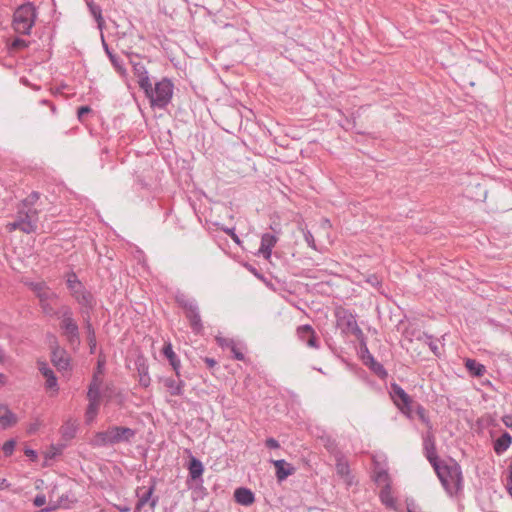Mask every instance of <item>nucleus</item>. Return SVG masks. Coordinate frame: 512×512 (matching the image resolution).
Listing matches in <instances>:
<instances>
[{"mask_svg": "<svg viewBox=\"0 0 512 512\" xmlns=\"http://www.w3.org/2000/svg\"><path fill=\"white\" fill-rule=\"evenodd\" d=\"M130 63L133 67L134 76L137 78L139 87L144 91L145 94L151 93V81L149 78L146 66L140 61L138 55H134L130 58Z\"/></svg>", "mask_w": 512, "mask_h": 512, "instance_id": "nucleus-8", "label": "nucleus"}, {"mask_svg": "<svg viewBox=\"0 0 512 512\" xmlns=\"http://www.w3.org/2000/svg\"><path fill=\"white\" fill-rule=\"evenodd\" d=\"M41 423L39 422V420H35L33 423H30L27 427V433L29 435H33L37 432V430L39 429Z\"/></svg>", "mask_w": 512, "mask_h": 512, "instance_id": "nucleus-50", "label": "nucleus"}, {"mask_svg": "<svg viewBox=\"0 0 512 512\" xmlns=\"http://www.w3.org/2000/svg\"><path fill=\"white\" fill-rule=\"evenodd\" d=\"M71 295L78 302L79 305H81L88 311L94 308L95 299L93 295L85 289L84 286L81 289L74 291V293Z\"/></svg>", "mask_w": 512, "mask_h": 512, "instance_id": "nucleus-14", "label": "nucleus"}, {"mask_svg": "<svg viewBox=\"0 0 512 512\" xmlns=\"http://www.w3.org/2000/svg\"><path fill=\"white\" fill-rule=\"evenodd\" d=\"M134 364L139 376V384L144 388L149 387L151 378L149 376V365L147 359L143 355H138Z\"/></svg>", "mask_w": 512, "mask_h": 512, "instance_id": "nucleus-12", "label": "nucleus"}, {"mask_svg": "<svg viewBox=\"0 0 512 512\" xmlns=\"http://www.w3.org/2000/svg\"><path fill=\"white\" fill-rule=\"evenodd\" d=\"M10 483L5 478H0V490L9 488Z\"/></svg>", "mask_w": 512, "mask_h": 512, "instance_id": "nucleus-61", "label": "nucleus"}, {"mask_svg": "<svg viewBox=\"0 0 512 512\" xmlns=\"http://www.w3.org/2000/svg\"><path fill=\"white\" fill-rule=\"evenodd\" d=\"M174 85L168 78H163L155 84L151 85V93L145 94L149 99L151 106L165 108L171 101L173 96Z\"/></svg>", "mask_w": 512, "mask_h": 512, "instance_id": "nucleus-5", "label": "nucleus"}, {"mask_svg": "<svg viewBox=\"0 0 512 512\" xmlns=\"http://www.w3.org/2000/svg\"><path fill=\"white\" fill-rule=\"evenodd\" d=\"M100 402L99 401H89V405L86 410V418L88 421H92L98 413Z\"/></svg>", "mask_w": 512, "mask_h": 512, "instance_id": "nucleus-41", "label": "nucleus"}, {"mask_svg": "<svg viewBox=\"0 0 512 512\" xmlns=\"http://www.w3.org/2000/svg\"><path fill=\"white\" fill-rule=\"evenodd\" d=\"M367 281H368L371 285H373V286H377V285H379V283H380V282H379V280H378V278H377L376 276H371V277H369V278L367 279Z\"/></svg>", "mask_w": 512, "mask_h": 512, "instance_id": "nucleus-62", "label": "nucleus"}, {"mask_svg": "<svg viewBox=\"0 0 512 512\" xmlns=\"http://www.w3.org/2000/svg\"><path fill=\"white\" fill-rule=\"evenodd\" d=\"M229 341H233L232 339H219V344L222 347L230 348Z\"/></svg>", "mask_w": 512, "mask_h": 512, "instance_id": "nucleus-63", "label": "nucleus"}, {"mask_svg": "<svg viewBox=\"0 0 512 512\" xmlns=\"http://www.w3.org/2000/svg\"><path fill=\"white\" fill-rule=\"evenodd\" d=\"M204 362L207 365V367L210 369L213 368L214 366H216V364H217L216 360H214L213 358H209V357L204 358Z\"/></svg>", "mask_w": 512, "mask_h": 512, "instance_id": "nucleus-59", "label": "nucleus"}, {"mask_svg": "<svg viewBox=\"0 0 512 512\" xmlns=\"http://www.w3.org/2000/svg\"><path fill=\"white\" fill-rule=\"evenodd\" d=\"M234 498L238 504L244 506H249L253 504L255 501V496L253 492L250 489L244 487H240L235 490Z\"/></svg>", "mask_w": 512, "mask_h": 512, "instance_id": "nucleus-21", "label": "nucleus"}, {"mask_svg": "<svg viewBox=\"0 0 512 512\" xmlns=\"http://www.w3.org/2000/svg\"><path fill=\"white\" fill-rule=\"evenodd\" d=\"M335 461L337 474L341 476L348 484H350V467L347 459L341 452L336 451Z\"/></svg>", "mask_w": 512, "mask_h": 512, "instance_id": "nucleus-18", "label": "nucleus"}, {"mask_svg": "<svg viewBox=\"0 0 512 512\" xmlns=\"http://www.w3.org/2000/svg\"><path fill=\"white\" fill-rule=\"evenodd\" d=\"M365 364L368 365L379 377L384 378L387 376V372L383 365L377 362L370 353H368V359L365 360Z\"/></svg>", "mask_w": 512, "mask_h": 512, "instance_id": "nucleus-33", "label": "nucleus"}, {"mask_svg": "<svg viewBox=\"0 0 512 512\" xmlns=\"http://www.w3.org/2000/svg\"><path fill=\"white\" fill-rule=\"evenodd\" d=\"M16 442L15 440L11 439L4 443L2 450L6 456L12 455L14 449H15Z\"/></svg>", "mask_w": 512, "mask_h": 512, "instance_id": "nucleus-46", "label": "nucleus"}, {"mask_svg": "<svg viewBox=\"0 0 512 512\" xmlns=\"http://www.w3.org/2000/svg\"><path fill=\"white\" fill-rule=\"evenodd\" d=\"M296 335L309 348L318 349L320 347L319 338L311 325L305 324L297 327Z\"/></svg>", "mask_w": 512, "mask_h": 512, "instance_id": "nucleus-10", "label": "nucleus"}, {"mask_svg": "<svg viewBox=\"0 0 512 512\" xmlns=\"http://www.w3.org/2000/svg\"><path fill=\"white\" fill-rule=\"evenodd\" d=\"M66 284L71 294L83 287L82 283L78 280L76 274L73 272L68 274Z\"/></svg>", "mask_w": 512, "mask_h": 512, "instance_id": "nucleus-37", "label": "nucleus"}, {"mask_svg": "<svg viewBox=\"0 0 512 512\" xmlns=\"http://www.w3.org/2000/svg\"><path fill=\"white\" fill-rule=\"evenodd\" d=\"M136 432L128 427L111 426L105 431L97 432L91 440L94 447L112 446L122 442H129Z\"/></svg>", "mask_w": 512, "mask_h": 512, "instance_id": "nucleus-1", "label": "nucleus"}, {"mask_svg": "<svg viewBox=\"0 0 512 512\" xmlns=\"http://www.w3.org/2000/svg\"><path fill=\"white\" fill-rule=\"evenodd\" d=\"M102 384V380L95 374L93 379L89 385V389L87 392V398L89 401H99L100 402V387Z\"/></svg>", "mask_w": 512, "mask_h": 512, "instance_id": "nucleus-27", "label": "nucleus"}, {"mask_svg": "<svg viewBox=\"0 0 512 512\" xmlns=\"http://www.w3.org/2000/svg\"><path fill=\"white\" fill-rule=\"evenodd\" d=\"M27 46H28V43L24 39H21V38H16L12 42V47L15 49H23V48H26Z\"/></svg>", "mask_w": 512, "mask_h": 512, "instance_id": "nucleus-49", "label": "nucleus"}, {"mask_svg": "<svg viewBox=\"0 0 512 512\" xmlns=\"http://www.w3.org/2000/svg\"><path fill=\"white\" fill-rule=\"evenodd\" d=\"M155 490V485H151L149 487H139L136 490V496L138 498L137 503L135 505V512H141L145 506H149L151 510L158 504L159 498L157 496L153 497V493Z\"/></svg>", "mask_w": 512, "mask_h": 512, "instance_id": "nucleus-9", "label": "nucleus"}, {"mask_svg": "<svg viewBox=\"0 0 512 512\" xmlns=\"http://www.w3.org/2000/svg\"><path fill=\"white\" fill-rule=\"evenodd\" d=\"M465 367L471 375L476 377H481L486 372L485 366L474 359H467L465 362Z\"/></svg>", "mask_w": 512, "mask_h": 512, "instance_id": "nucleus-32", "label": "nucleus"}, {"mask_svg": "<svg viewBox=\"0 0 512 512\" xmlns=\"http://www.w3.org/2000/svg\"><path fill=\"white\" fill-rule=\"evenodd\" d=\"M189 321L190 327L195 334H201L203 332V323L201 320L199 307L185 314Z\"/></svg>", "mask_w": 512, "mask_h": 512, "instance_id": "nucleus-23", "label": "nucleus"}, {"mask_svg": "<svg viewBox=\"0 0 512 512\" xmlns=\"http://www.w3.org/2000/svg\"><path fill=\"white\" fill-rule=\"evenodd\" d=\"M19 208H24V213L29 214L31 219L33 218L36 222H38L39 211L35 209L33 206H22V204H20Z\"/></svg>", "mask_w": 512, "mask_h": 512, "instance_id": "nucleus-45", "label": "nucleus"}, {"mask_svg": "<svg viewBox=\"0 0 512 512\" xmlns=\"http://www.w3.org/2000/svg\"><path fill=\"white\" fill-rule=\"evenodd\" d=\"M434 470L445 490L450 494H456L462 486L461 467L456 463L451 465L439 463Z\"/></svg>", "mask_w": 512, "mask_h": 512, "instance_id": "nucleus-2", "label": "nucleus"}, {"mask_svg": "<svg viewBox=\"0 0 512 512\" xmlns=\"http://www.w3.org/2000/svg\"><path fill=\"white\" fill-rule=\"evenodd\" d=\"M75 434V429L72 427H67L63 433L64 437L66 438H73Z\"/></svg>", "mask_w": 512, "mask_h": 512, "instance_id": "nucleus-58", "label": "nucleus"}, {"mask_svg": "<svg viewBox=\"0 0 512 512\" xmlns=\"http://www.w3.org/2000/svg\"><path fill=\"white\" fill-rule=\"evenodd\" d=\"M223 230H224V232L226 234H228L233 239L234 242H236L238 244L240 243V239L237 236V234L235 233V229L234 228H225Z\"/></svg>", "mask_w": 512, "mask_h": 512, "instance_id": "nucleus-53", "label": "nucleus"}, {"mask_svg": "<svg viewBox=\"0 0 512 512\" xmlns=\"http://www.w3.org/2000/svg\"><path fill=\"white\" fill-rule=\"evenodd\" d=\"M512 443V437L508 432H504L495 442L494 451L497 455L503 454Z\"/></svg>", "mask_w": 512, "mask_h": 512, "instance_id": "nucleus-28", "label": "nucleus"}, {"mask_svg": "<svg viewBox=\"0 0 512 512\" xmlns=\"http://www.w3.org/2000/svg\"><path fill=\"white\" fill-rule=\"evenodd\" d=\"M336 325L344 334H353L357 339L364 338L363 331L358 326L355 316L345 308L335 310Z\"/></svg>", "mask_w": 512, "mask_h": 512, "instance_id": "nucleus-6", "label": "nucleus"}, {"mask_svg": "<svg viewBox=\"0 0 512 512\" xmlns=\"http://www.w3.org/2000/svg\"><path fill=\"white\" fill-rule=\"evenodd\" d=\"M375 481L378 483H385V485H387V483H390L387 471L384 469H380L379 471H377L375 474Z\"/></svg>", "mask_w": 512, "mask_h": 512, "instance_id": "nucleus-43", "label": "nucleus"}, {"mask_svg": "<svg viewBox=\"0 0 512 512\" xmlns=\"http://www.w3.org/2000/svg\"><path fill=\"white\" fill-rule=\"evenodd\" d=\"M103 47H104V50H105V52L107 53V55H108V57H109V59H110V61H111L112 65H113V67L115 68V70H116L120 75L125 76L127 71H126V69H125V67H124V65H123L122 60H121L118 56H116L115 54H113V53L110 51V49H109L108 45H107L104 41H103Z\"/></svg>", "mask_w": 512, "mask_h": 512, "instance_id": "nucleus-31", "label": "nucleus"}, {"mask_svg": "<svg viewBox=\"0 0 512 512\" xmlns=\"http://www.w3.org/2000/svg\"><path fill=\"white\" fill-rule=\"evenodd\" d=\"M416 415L418 419L426 426L427 431H433V425L427 414L426 409L421 404H413V416Z\"/></svg>", "mask_w": 512, "mask_h": 512, "instance_id": "nucleus-30", "label": "nucleus"}, {"mask_svg": "<svg viewBox=\"0 0 512 512\" xmlns=\"http://www.w3.org/2000/svg\"><path fill=\"white\" fill-rule=\"evenodd\" d=\"M91 112V109L89 106H81L78 108L77 115L80 120L84 117V115Z\"/></svg>", "mask_w": 512, "mask_h": 512, "instance_id": "nucleus-54", "label": "nucleus"}, {"mask_svg": "<svg viewBox=\"0 0 512 512\" xmlns=\"http://www.w3.org/2000/svg\"><path fill=\"white\" fill-rule=\"evenodd\" d=\"M265 445H266V447H268L270 449H277L280 447L279 442L272 437L266 439Z\"/></svg>", "mask_w": 512, "mask_h": 512, "instance_id": "nucleus-51", "label": "nucleus"}, {"mask_svg": "<svg viewBox=\"0 0 512 512\" xmlns=\"http://www.w3.org/2000/svg\"><path fill=\"white\" fill-rule=\"evenodd\" d=\"M360 340H361V341H363V338H362V339H360ZM361 352H362V354H363V355H362L363 360H364V361H365V360H367V359H368V353H370V352H369V350H368V348H367V346H366L365 342H362V345H361Z\"/></svg>", "mask_w": 512, "mask_h": 512, "instance_id": "nucleus-56", "label": "nucleus"}, {"mask_svg": "<svg viewBox=\"0 0 512 512\" xmlns=\"http://www.w3.org/2000/svg\"><path fill=\"white\" fill-rule=\"evenodd\" d=\"M188 470L190 478L192 480H197L202 476L204 467L199 459L192 456L188 464Z\"/></svg>", "mask_w": 512, "mask_h": 512, "instance_id": "nucleus-29", "label": "nucleus"}, {"mask_svg": "<svg viewBox=\"0 0 512 512\" xmlns=\"http://www.w3.org/2000/svg\"><path fill=\"white\" fill-rule=\"evenodd\" d=\"M176 303L184 310L185 314L198 308V304L195 299H190L186 294L178 292L175 295Z\"/></svg>", "mask_w": 512, "mask_h": 512, "instance_id": "nucleus-24", "label": "nucleus"}, {"mask_svg": "<svg viewBox=\"0 0 512 512\" xmlns=\"http://www.w3.org/2000/svg\"><path fill=\"white\" fill-rule=\"evenodd\" d=\"M302 231H303L304 239H305L307 245L310 248H312L313 250L317 251V246H316L313 234L309 230L302 229Z\"/></svg>", "mask_w": 512, "mask_h": 512, "instance_id": "nucleus-44", "label": "nucleus"}, {"mask_svg": "<svg viewBox=\"0 0 512 512\" xmlns=\"http://www.w3.org/2000/svg\"><path fill=\"white\" fill-rule=\"evenodd\" d=\"M17 217L18 218H22L25 221H30L31 224L34 226V229L37 230V223L38 222H36L33 218L31 219L29 214L24 213V208H18Z\"/></svg>", "mask_w": 512, "mask_h": 512, "instance_id": "nucleus-47", "label": "nucleus"}, {"mask_svg": "<svg viewBox=\"0 0 512 512\" xmlns=\"http://www.w3.org/2000/svg\"><path fill=\"white\" fill-rule=\"evenodd\" d=\"M18 421L17 416L5 404H0V429L5 430L14 426Z\"/></svg>", "mask_w": 512, "mask_h": 512, "instance_id": "nucleus-19", "label": "nucleus"}, {"mask_svg": "<svg viewBox=\"0 0 512 512\" xmlns=\"http://www.w3.org/2000/svg\"><path fill=\"white\" fill-rule=\"evenodd\" d=\"M36 17V8L31 2L19 6L14 12V30L19 34L29 35L35 24Z\"/></svg>", "mask_w": 512, "mask_h": 512, "instance_id": "nucleus-4", "label": "nucleus"}, {"mask_svg": "<svg viewBox=\"0 0 512 512\" xmlns=\"http://www.w3.org/2000/svg\"><path fill=\"white\" fill-rule=\"evenodd\" d=\"M380 498L382 503L387 507L393 508L395 506V499L391 495L390 483H387V485H385L381 490Z\"/></svg>", "mask_w": 512, "mask_h": 512, "instance_id": "nucleus-35", "label": "nucleus"}, {"mask_svg": "<svg viewBox=\"0 0 512 512\" xmlns=\"http://www.w3.org/2000/svg\"><path fill=\"white\" fill-rule=\"evenodd\" d=\"M88 7H89L91 14L94 16L95 20L97 21L98 25L101 26L104 21H103L102 10H101L100 6L93 2H90V3H88Z\"/></svg>", "mask_w": 512, "mask_h": 512, "instance_id": "nucleus-40", "label": "nucleus"}, {"mask_svg": "<svg viewBox=\"0 0 512 512\" xmlns=\"http://www.w3.org/2000/svg\"><path fill=\"white\" fill-rule=\"evenodd\" d=\"M7 230L9 232H12V231H15V230H19L18 226H17V223H16V220H14L13 222H10L7 224Z\"/></svg>", "mask_w": 512, "mask_h": 512, "instance_id": "nucleus-60", "label": "nucleus"}, {"mask_svg": "<svg viewBox=\"0 0 512 512\" xmlns=\"http://www.w3.org/2000/svg\"><path fill=\"white\" fill-rule=\"evenodd\" d=\"M277 241L278 238L276 235L271 233H264L261 237L259 253L262 254L265 259H270L272 254V248L275 246Z\"/></svg>", "mask_w": 512, "mask_h": 512, "instance_id": "nucleus-16", "label": "nucleus"}, {"mask_svg": "<svg viewBox=\"0 0 512 512\" xmlns=\"http://www.w3.org/2000/svg\"><path fill=\"white\" fill-rule=\"evenodd\" d=\"M163 355L168 359L170 365L172 366L176 376L180 378V367L181 362L179 357L173 351L172 344L170 342L166 343L162 349Z\"/></svg>", "mask_w": 512, "mask_h": 512, "instance_id": "nucleus-20", "label": "nucleus"}, {"mask_svg": "<svg viewBox=\"0 0 512 512\" xmlns=\"http://www.w3.org/2000/svg\"><path fill=\"white\" fill-rule=\"evenodd\" d=\"M271 462L276 469V478L278 482H282L295 472V468L284 459L272 460Z\"/></svg>", "mask_w": 512, "mask_h": 512, "instance_id": "nucleus-17", "label": "nucleus"}, {"mask_svg": "<svg viewBox=\"0 0 512 512\" xmlns=\"http://www.w3.org/2000/svg\"><path fill=\"white\" fill-rule=\"evenodd\" d=\"M5 359H6L5 352H4L3 348L0 346V364H3L5 362Z\"/></svg>", "mask_w": 512, "mask_h": 512, "instance_id": "nucleus-64", "label": "nucleus"}, {"mask_svg": "<svg viewBox=\"0 0 512 512\" xmlns=\"http://www.w3.org/2000/svg\"><path fill=\"white\" fill-rule=\"evenodd\" d=\"M176 303L184 310L185 314L198 308V304L195 299H190L186 294L178 292L175 295Z\"/></svg>", "mask_w": 512, "mask_h": 512, "instance_id": "nucleus-26", "label": "nucleus"}, {"mask_svg": "<svg viewBox=\"0 0 512 512\" xmlns=\"http://www.w3.org/2000/svg\"><path fill=\"white\" fill-rule=\"evenodd\" d=\"M25 455L27 457H29L32 461H35L37 459V453L36 451L30 449V448H26L25 451H24Z\"/></svg>", "mask_w": 512, "mask_h": 512, "instance_id": "nucleus-55", "label": "nucleus"}, {"mask_svg": "<svg viewBox=\"0 0 512 512\" xmlns=\"http://www.w3.org/2000/svg\"><path fill=\"white\" fill-rule=\"evenodd\" d=\"M164 386L172 396H181L184 393L185 382L181 379L175 380L173 378H165L163 380Z\"/></svg>", "mask_w": 512, "mask_h": 512, "instance_id": "nucleus-22", "label": "nucleus"}, {"mask_svg": "<svg viewBox=\"0 0 512 512\" xmlns=\"http://www.w3.org/2000/svg\"><path fill=\"white\" fill-rule=\"evenodd\" d=\"M229 344H230V350L233 353L234 358L236 360H240V361L244 360V354L237 348L235 342L229 341Z\"/></svg>", "mask_w": 512, "mask_h": 512, "instance_id": "nucleus-48", "label": "nucleus"}, {"mask_svg": "<svg viewBox=\"0 0 512 512\" xmlns=\"http://www.w3.org/2000/svg\"><path fill=\"white\" fill-rule=\"evenodd\" d=\"M15 220H16L17 226L21 232H23L25 234H31L36 231L30 221H25L22 218H18L17 216H16Z\"/></svg>", "mask_w": 512, "mask_h": 512, "instance_id": "nucleus-39", "label": "nucleus"}, {"mask_svg": "<svg viewBox=\"0 0 512 512\" xmlns=\"http://www.w3.org/2000/svg\"><path fill=\"white\" fill-rule=\"evenodd\" d=\"M61 319L60 328L72 348H77L80 343V332L76 321L73 318L72 309L69 306H62L57 315Z\"/></svg>", "mask_w": 512, "mask_h": 512, "instance_id": "nucleus-3", "label": "nucleus"}, {"mask_svg": "<svg viewBox=\"0 0 512 512\" xmlns=\"http://www.w3.org/2000/svg\"><path fill=\"white\" fill-rule=\"evenodd\" d=\"M85 329L87 334V341L90 346V352L94 353V350L96 348V335L95 330L92 324L90 323L89 319L86 320Z\"/></svg>", "mask_w": 512, "mask_h": 512, "instance_id": "nucleus-36", "label": "nucleus"}, {"mask_svg": "<svg viewBox=\"0 0 512 512\" xmlns=\"http://www.w3.org/2000/svg\"><path fill=\"white\" fill-rule=\"evenodd\" d=\"M39 198L40 194L36 191H33L24 200H22L21 204L22 206H34Z\"/></svg>", "mask_w": 512, "mask_h": 512, "instance_id": "nucleus-42", "label": "nucleus"}, {"mask_svg": "<svg viewBox=\"0 0 512 512\" xmlns=\"http://www.w3.org/2000/svg\"><path fill=\"white\" fill-rule=\"evenodd\" d=\"M325 447L327 448L328 451L334 453L335 452V449H336V445H335V442L331 439H328L326 444H325Z\"/></svg>", "mask_w": 512, "mask_h": 512, "instance_id": "nucleus-57", "label": "nucleus"}, {"mask_svg": "<svg viewBox=\"0 0 512 512\" xmlns=\"http://www.w3.org/2000/svg\"><path fill=\"white\" fill-rule=\"evenodd\" d=\"M33 504L36 506V507H42L43 505L46 504V497L45 495H37L34 500H33Z\"/></svg>", "mask_w": 512, "mask_h": 512, "instance_id": "nucleus-52", "label": "nucleus"}, {"mask_svg": "<svg viewBox=\"0 0 512 512\" xmlns=\"http://www.w3.org/2000/svg\"><path fill=\"white\" fill-rule=\"evenodd\" d=\"M176 303L184 310L185 314L198 308V304L195 299H190L186 294L178 292L175 295Z\"/></svg>", "mask_w": 512, "mask_h": 512, "instance_id": "nucleus-25", "label": "nucleus"}, {"mask_svg": "<svg viewBox=\"0 0 512 512\" xmlns=\"http://www.w3.org/2000/svg\"><path fill=\"white\" fill-rule=\"evenodd\" d=\"M423 450L427 460L433 466V468L438 465V457L436 453V445H435V437L433 431H427L423 435Z\"/></svg>", "mask_w": 512, "mask_h": 512, "instance_id": "nucleus-11", "label": "nucleus"}, {"mask_svg": "<svg viewBox=\"0 0 512 512\" xmlns=\"http://www.w3.org/2000/svg\"><path fill=\"white\" fill-rule=\"evenodd\" d=\"M38 369L40 373L46 378L45 387L50 390H58L57 378L53 370L44 361H38Z\"/></svg>", "mask_w": 512, "mask_h": 512, "instance_id": "nucleus-15", "label": "nucleus"}, {"mask_svg": "<svg viewBox=\"0 0 512 512\" xmlns=\"http://www.w3.org/2000/svg\"><path fill=\"white\" fill-rule=\"evenodd\" d=\"M52 362L59 370H65L69 366V360L64 357L63 352H59V351L53 352Z\"/></svg>", "mask_w": 512, "mask_h": 512, "instance_id": "nucleus-34", "label": "nucleus"}, {"mask_svg": "<svg viewBox=\"0 0 512 512\" xmlns=\"http://www.w3.org/2000/svg\"><path fill=\"white\" fill-rule=\"evenodd\" d=\"M28 286L35 293L36 297L51 290L45 282H30Z\"/></svg>", "mask_w": 512, "mask_h": 512, "instance_id": "nucleus-38", "label": "nucleus"}, {"mask_svg": "<svg viewBox=\"0 0 512 512\" xmlns=\"http://www.w3.org/2000/svg\"><path fill=\"white\" fill-rule=\"evenodd\" d=\"M390 395L394 404L400 411L409 418H413V400L404 391V389L396 383L391 384Z\"/></svg>", "mask_w": 512, "mask_h": 512, "instance_id": "nucleus-7", "label": "nucleus"}, {"mask_svg": "<svg viewBox=\"0 0 512 512\" xmlns=\"http://www.w3.org/2000/svg\"><path fill=\"white\" fill-rule=\"evenodd\" d=\"M58 296L57 294L50 290L46 293H42L37 297L39 299V304L42 309V312L47 316H56L58 315V311H55L53 308L51 301L56 299Z\"/></svg>", "mask_w": 512, "mask_h": 512, "instance_id": "nucleus-13", "label": "nucleus"}]
</instances>
